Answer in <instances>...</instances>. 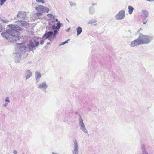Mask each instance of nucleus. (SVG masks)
<instances>
[{
    "label": "nucleus",
    "instance_id": "26",
    "mask_svg": "<svg viewBox=\"0 0 154 154\" xmlns=\"http://www.w3.org/2000/svg\"><path fill=\"white\" fill-rule=\"evenodd\" d=\"M70 5L71 7L74 6H75L76 4L75 3L72 2H70Z\"/></svg>",
    "mask_w": 154,
    "mask_h": 154
},
{
    "label": "nucleus",
    "instance_id": "10",
    "mask_svg": "<svg viewBox=\"0 0 154 154\" xmlns=\"http://www.w3.org/2000/svg\"><path fill=\"white\" fill-rule=\"evenodd\" d=\"M48 87V85L45 82H43L39 85L38 88L40 89L45 90Z\"/></svg>",
    "mask_w": 154,
    "mask_h": 154
},
{
    "label": "nucleus",
    "instance_id": "24",
    "mask_svg": "<svg viewBox=\"0 0 154 154\" xmlns=\"http://www.w3.org/2000/svg\"><path fill=\"white\" fill-rule=\"evenodd\" d=\"M36 1L37 3H41L43 4L45 3L43 0H36Z\"/></svg>",
    "mask_w": 154,
    "mask_h": 154
},
{
    "label": "nucleus",
    "instance_id": "40",
    "mask_svg": "<svg viewBox=\"0 0 154 154\" xmlns=\"http://www.w3.org/2000/svg\"><path fill=\"white\" fill-rule=\"evenodd\" d=\"M2 21L3 23H6L7 22H8V21H5V20H2Z\"/></svg>",
    "mask_w": 154,
    "mask_h": 154
},
{
    "label": "nucleus",
    "instance_id": "45",
    "mask_svg": "<svg viewBox=\"0 0 154 154\" xmlns=\"http://www.w3.org/2000/svg\"><path fill=\"white\" fill-rule=\"evenodd\" d=\"M70 28L68 29H67V31H68L70 30Z\"/></svg>",
    "mask_w": 154,
    "mask_h": 154
},
{
    "label": "nucleus",
    "instance_id": "11",
    "mask_svg": "<svg viewBox=\"0 0 154 154\" xmlns=\"http://www.w3.org/2000/svg\"><path fill=\"white\" fill-rule=\"evenodd\" d=\"M25 80H27L32 75V72L29 70H27L25 71Z\"/></svg>",
    "mask_w": 154,
    "mask_h": 154
},
{
    "label": "nucleus",
    "instance_id": "33",
    "mask_svg": "<svg viewBox=\"0 0 154 154\" xmlns=\"http://www.w3.org/2000/svg\"><path fill=\"white\" fill-rule=\"evenodd\" d=\"M2 28L1 25L0 24V32H2Z\"/></svg>",
    "mask_w": 154,
    "mask_h": 154
},
{
    "label": "nucleus",
    "instance_id": "16",
    "mask_svg": "<svg viewBox=\"0 0 154 154\" xmlns=\"http://www.w3.org/2000/svg\"><path fill=\"white\" fill-rule=\"evenodd\" d=\"M149 37L147 35H145L141 33L140 34L138 38H148Z\"/></svg>",
    "mask_w": 154,
    "mask_h": 154
},
{
    "label": "nucleus",
    "instance_id": "29",
    "mask_svg": "<svg viewBox=\"0 0 154 154\" xmlns=\"http://www.w3.org/2000/svg\"><path fill=\"white\" fill-rule=\"evenodd\" d=\"M29 32V35H32L34 33V32L32 30H31L30 31H29L28 32Z\"/></svg>",
    "mask_w": 154,
    "mask_h": 154
},
{
    "label": "nucleus",
    "instance_id": "31",
    "mask_svg": "<svg viewBox=\"0 0 154 154\" xmlns=\"http://www.w3.org/2000/svg\"><path fill=\"white\" fill-rule=\"evenodd\" d=\"M143 154H148L147 152L146 151H143Z\"/></svg>",
    "mask_w": 154,
    "mask_h": 154
},
{
    "label": "nucleus",
    "instance_id": "44",
    "mask_svg": "<svg viewBox=\"0 0 154 154\" xmlns=\"http://www.w3.org/2000/svg\"><path fill=\"white\" fill-rule=\"evenodd\" d=\"M7 0H0V1H2L4 2H5Z\"/></svg>",
    "mask_w": 154,
    "mask_h": 154
},
{
    "label": "nucleus",
    "instance_id": "12",
    "mask_svg": "<svg viewBox=\"0 0 154 154\" xmlns=\"http://www.w3.org/2000/svg\"><path fill=\"white\" fill-rule=\"evenodd\" d=\"M45 7L40 5L38 6H35L34 8L38 12H43L45 10Z\"/></svg>",
    "mask_w": 154,
    "mask_h": 154
},
{
    "label": "nucleus",
    "instance_id": "32",
    "mask_svg": "<svg viewBox=\"0 0 154 154\" xmlns=\"http://www.w3.org/2000/svg\"><path fill=\"white\" fill-rule=\"evenodd\" d=\"M70 41V39H68L67 40H66L64 42L65 43V44H66V43H67L69 41Z\"/></svg>",
    "mask_w": 154,
    "mask_h": 154
},
{
    "label": "nucleus",
    "instance_id": "43",
    "mask_svg": "<svg viewBox=\"0 0 154 154\" xmlns=\"http://www.w3.org/2000/svg\"><path fill=\"white\" fill-rule=\"evenodd\" d=\"M55 20L56 22H59L58 21V19L57 18H56L55 19Z\"/></svg>",
    "mask_w": 154,
    "mask_h": 154
},
{
    "label": "nucleus",
    "instance_id": "42",
    "mask_svg": "<svg viewBox=\"0 0 154 154\" xmlns=\"http://www.w3.org/2000/svg\"><path fill=\"white\" fill-rule=\"evenodd\" d=\"M147 21H146V22H143V24H146V23L147 22Z\"/></svg>",
    "mask_w": 154,
    "mask_h": 154
},
{
    "label": "nucleus",
    "instance_id": "13",
    "mask_svg": "<svg viewBox=\"0 0 154 154\" xmlns=\"http://www.w3.org/2000/svg\"><path fill=\"white\" fill-rule=\"evenodd\" d=\"M41 76V74L38 72L36 71L35 72V78L36 83L39 82L40 78Z\"/></svg>",
    "mask_w": 154,
    "mask_h": 154
},
{
    "label": "nucleus",
    "instance_id": "38",
    "mask_svg": "<svg viewBox=\"0 0 154 154\" xmlns=\"http://www.w3.org/2000/svg\"><path fill=\"white\" fill-rule=\"evenodd\" d=\"M8 104V103H6L5 104H4L3 105V106L5 107H6L7 105V104Z\"/></svg>",
    "mask_w": 154,
    "mask_h": 154
},
{
    "label": "nucleus",
    "instance_id": "39",
    "mask_svg": "<svg viewBox=\"0 0 154 154\" xmlns=\"http://www.w3.org/2000/svg\"><path fill=\"white\" fill-rule=\"evenodd\" d=\"M0 1L1 2V3L0 4L1 5H2L4 4V3L5 2H3L2 1Z\"/></svg>",
    "mask_w": 154,
    "mask_h": 154
},
{
    "label": "nucleus",
    "instance_id": "22",
    "mask_svg": "<svg viewBox=\"0 0 154 154\" xmlns=\"http://www.w3.org/2000/svg\"><path fill=\"white\" fill-rule=\"evenodd\" d=\"M36 15L37 17L38 18L40 19V18H41V17H42V14H41V13H40V12L37 13L36 14Z\"/></svg>",
    "mask_w": 154,
    "mask_h": 154
},
{
    "label": "nucleus",
    "instance_id": "30",
    "mask_svg": "<svg viewBox=\"0 0 154 154\" xmlns=\"http://www.w3.org/2000/svg\"><path fill=\"white\" fill-rule=\"evenodd\" d=\"M56 29V27L54 25H52V30H55Z\"/></svg>",
    "mask_w": 154,
    "mask_h": 154
},
{
    "label": "nucleus",
    "instance_id": "48",
    "mask_svg": "<svg viewBox=\"0 0 154 154\" xmlns=\"http://www.w3.org/2000/svg\"><path fill=\"white\" fill-rule=\"evenodd\" d=\"M95 5V4H93V5Z\"/></svg>",
    "mask_w": 154,
    "mask_h": 154
},
{
    "label": "nucleus",
    "instance_id": "1",
    "mask_svg": "<svg viewBox=\"0 0 154 154\" xmlns=\"http://www.w3.org/2000/svg\"><path fill=\"white\" fill-rule=\"evenodd\" d=\"M39 42H30L27 44L28 47L26 46H22L21 48H16L15 53L13 54L14 57V60L16 63H19L21 59V53L24 52L30 51L36 49V47L39 46Z\"/></svg>",
    "mask_w": 154,
    "mask_h": 154
},
{
    "label": "nucleus",
    "instance_id": "14",
    "mask_svg": "<svg viewBox=\"0 0 154 154\" xmlns=\"http://www.w3.org/2000/svg\"><path fill=\"white\" fill-rule=\"evenodd\" d=\"M53 34V32L52 31H49L44 34L43 37L42 38H43V37H46L47 38L50 37Z\"/></svg>",
    "mask_w": 154,
    "mask_h": 154
},
{
    "label": "nucleus",
    "instance_id": "23",
    "mask_svg": "<svg viewBox=\"0 0 154 154\" xmlns=\"http://www.w3.org/2000/svg\"><path fill=\"white\" fill-rule=\"evenodd\" d=\"M58 33V31L57 30H54L53 34L54 37H55L56 34H57Z\"/></svg>",
    "mask_w": 154,
    "mask_h": 154
},
{
    "label": "nucleus",
    "instance_id": "6",
    "mask_svg": "<svg viewBox=\"0 0 154 154\" xmlns=\"http://www.w3.org/2000/svg\"><path fill=\"white\" fill-rule=\"evenodd\" d=\"M125 17V11L122 10L120 11L118 14L115 16V18L117 20H120L124 18Z\"/></svg>",
    "mask_w": 154,
    "mask_h": 154
},
{
    "label": "nucleus",
    "instance_id": "20",
    "mask_svg": "<svg viewBox=\"0 0 154 154\" xmlns=\"http://www.w3.org/2000/svg\"><path fill=\"white\" fill-rule=\"evenodd\" d=\"M90 13L91 14H93L94 13V8L93 7H91L89 8Z\"/></svg>",
    "mask_w": 154,
    "mask_h": 154
},
{
    "label": "nucleus",
    "instance_id": "47",
    "mask_svg": "<svg viewBox=\"0 0 154 154\" xmlns=\"http://www.w3.org/2000/svg\"><path fill=\"white\" fill-rule=\"evenodd\" d=\"M30 38H31V37H30Z\"/></svg>",
    "mask_w": 154,
    "mask_h": 154
},
{
    "label": "nucleus",
    "instance_id": "19",
    "mask_svg": "<svg viewBox=\"0 0 154 154\" xmlns=\"http://www.w3.org/2000/svg\"><path fill=\"white\" fill-rule=\"evenodd\" d=\"M56 29L59 30L61 26V24L60 22H58L56 24Z\"/></svg>",
    "mask_w": 154,
    "mask_h": 154
},
{
    "label": "nucleus",
    "instance_id": "18",
    "mask_svg": "<svg viewBox=\"0 0 154 154\" xmlns=\"http://www.w3.org/2000/svg\"><path fill=\"white\" fill-rule=\"evenodd\" d=\"M128 12L129 14H131L132 13L134 8L131 6H129L128 7Z\"/></svg>",
    "mask_w": 154,
    "mask_h": 154
},
{
    "label": "nucleus",
    "instance_id": "7",
    "mask_svg": "<svg viewBox=\"0 0 154 154\" xmlns=\"http://www.w3.org/2000/svg\"><path fill=\"white\" fill-rule=\"evenodd\" d=\"M79 147L77 142L76 140L74 142L73 149L72 150V154H79Z\"/></svg>",
    "mask_w": 154,
    "mask_h": 154
},
{
    "label": "nucleus",
    "instance_id": "37",
    "mask_svg": "<svg viewBox=\"0 0 154 154\" xmlns=\"http://www.w3.org/2000/svg\"><path fill=\"white\" fill-rule=\"evenodd\" d=\"M45 39H44V40H42L40 42V44H42L44 42V40Z\"/></svg>",
    "mask_w": 154,
    "mask_h": 154
},
{
    "label": "nucleus",
    "instance_id": "21",
    "mask_svg": "<svg viewBox=\"0 0 154 154\" xmlns=\"http://www.w3.org/2000/svg\"><path fill=\"white\" fill-rule=\"evenodd\" d=\"M96 22H97V21L95 20H90L89 21L88 23V24H90L91 25V24H93L94 23Z\"/></svg>",
    "mask_w": 154,
    "mask_h": 154
},
{
    "label": "nucleus",
    "instance_id": "2",
    "mask_svg": "<svg viewBox=\"0 0 154 154\" xmlns=\"http://www.w3.org/2000/svg\"><path fill=\"white\" fill-rule=\"evenodd\" d=\"M11 28L10 29H7L5 32H3L1 35L3 37L8 38L9 35L12 37L19 38L20 37V31L23 30L22 28L17 25L13 24L8 26Z\"/></svg>",
    "mask_w": 154,
    "mask_h": 154
},
{
    "label": "nucleus",
    "instance_id": "49",
    "mask_svg": "<svg viewBox=\"0 0 154 154\" xmlns=\"http://www.w3.org/2000/svg\"><path fill=\"white\" fill-rule=\"evenodd\" d=\"M67 21H68V22H69V21H68V20H67Z\"/></svg>",
    "mask_w": 154,
    "mask_h": 154
},
{
    "label": "nucleus",
    "instance_id": "27",
    "mask_svg": "<svg viewBox=\"0 0 154 154\" xmlns=\"http://www.w3.org/2000/svg\"><path fill=\"white\" fill-rule=\"evenodd\" d=\"M5 101L7 103H9L10 102L9 98V97H7L6 98Z\"/></svg>",
    "mask_w": 154,
    "mask_h": 154
},
{
    "label": "nucleus",
    "instance_id": "15",
    "mask_svg": "<svg viewBox=\"0 0 154 154\" xmlns=\"http://www.w3.org/2000/svg\"><path fill=\"white\" fill-rule=\"evenodd\" d=\"M142 12L144 15L143 17L144 19H146L149 16V14L148 12L146 10H142Z\"/></svg>",
    "mask_w": 154,
    "mask_h": 154
},
{
    "label": "nucleus",
    "instance_id": "17",
    "mask_svg": "<svg viewBox=\"0 0 154 154\" xmlns=\"http://www.w3.org/2000/svg\"><path fill=\"white\" fill-rule=\"evenodd\" d=\"M77 32V35H79L82 32V29L80 27H78L76 29Z\"/></svg>",
    "mask_w": 154,
    "mask_h": 154
},
{
    "label": "nucleus",
    "instance_id": "46",
    "mask_svg": "<svg viewBox=\"0 0 154 154\" xmlns=\"http://www.w3.org/2000/svg\"><path fill=\"white\" fill-rule=\"evenodd\" d=\"M50 44V43H49V42L47 43L48 45H49Z\"/></svg>",
    "mask_w": 154,
    "mask_h": 154
},
{
    "label": "nucleus",
    "instance_id": "4",
    "mask_svg": "<svg viewBox=\"0 0 154 154\" xmlns=\"http://www.w3.org/2000/svg\"><path fill=\"white\" fill-rule=\"evenodd\" d=\"M150 42V39H136L131 42V45L132 47H134L138 45L147 44Z\"/></svg>",
    "mask_w": 154,
    "mask_h": 154
},
{
    "label": "nucleus",
    "instance_id": "34",
    "mask_svg": "<svg viewBox=\"0 0 154 154\" xmlns=\"http://www.w3.org/2000/svg\"><path fill=\"white\" fill-rule=\"evenodd\" d=\"M65 44V43L64 42H62L59 45V46H61V45H64Z\"/></svg>",
    "mask_w": 154,
    "mask_h": 154
},
{
    "label": "nucleus",
    "instance_id": "35",
    "mask_svg": "<svg viewBox=\"0 0 154 154\" xmlns=\"http://www.w3.org/2000/svg\"><path fill=\"white\" fill-rule=\"evenodd\" d=\"M142 30V29L141 28H140L137 32V33H139L140 32V31Z\"/></svg>",
    "mask_w": 154,
    "mask_h": 154
},
{
    "label": "nucleus",
    "instance_id": "9",
    "mask_svg": "<svg viewBox=\"0 0 154 154\" xmlns=\"http://www.w3.org/2000/svg\"><path fill=\"white\" fill-rule=\"evenodd\" d=\"M27 17V15L26 12L23 11L18 12V14L17 15V18H21L23 20H25Z\"/></svg>",
    "mask_w": 154,
    "mask_h": 154
},
{
    "label": "nucleus",
    "instance_id": "41",
    "mask_svg": "<svg viewBox=\"0 0 154 154\" xmlns=\"http://www.w3.org/2000/svg\"><path fill=\"white\" fill-rule=\"evenodd\" d=\"M55 19V17L54 16H53V17H52V19Z\"/></svg>",
    "mask_w": 154,
    "mask_h": 154
},
{
    "label": "nucleus",
    "instance_id": "3",
    "mask_svg": "<svg viewBox=\"0 0 154 154\" xmlns=\"http://www.w3.org/2000/svg\"><path fill=\"white\" fill-rule=\"evenodd\" d=\"M8 40V41L10 42L11 43H16L17 45H21L20 46L17 47V48H21L22 46H26V47H28L27 46V44L29 43L30 42H37L35 39H33V40L31 41H28L27 39H7Z\"/></svg>",
    "mask_w": 154,
    "mask_h": 154
},
{
    "label": "nucleus",
    "instance_id": "5",
    "mask_svg": "<svg viewBox=\"0 0 154 154\" xmlns=\"http://www.w3.org/2000/svg\"><path fill=\"white\" fill-rule=\"evenodd\" d=\"M79 124L80 129L85 133L87 134L88 131L85 125L82 118L80 116L79 119Z\"/></svg>",
    "mask_w": 154,
    "mask_h": 154
},
{
    "label": "nucleus",
    "instance_id": "28",
    "mask_svg": "<svg viewBox=\"0 0 154 154\" xmlns=\"http://www.w3.org/2000/svg\"><path fill=\"white\" fill-rule=\"evenodd\" d=\"M45 10L47 13H48L49 11V8L47 7H45Z\"/></svg>",
    "mask_w": 154,
    "mask_h": 154
},
{
    "label": "nucleus",
    "instance_id": "8",
    "mask_svg": "<svg viewBox=\"0 0 154 154\" xmlns=\"http://www.w3.org/2000/svg\"><path fill=\"white\" fill-rule=\"evenodd\" d=\"M15 23H17L19 26L22 27L24 26L26 27L29 26V23L26 21L18 20L16 21Z\"/></svg>",
    "mask_w": 154,
    "mask_h": 154
},
{
    "label": "nucleus",
    "instance_id": "36",
    "mask_svg": "<svg viewBox=\"0 0 154 154\" xmlns=\"http://www.w3.org/2000/svg\"><path fill=\"white\" fill-rule=\"evenodd\" d=\"M17 152L16 150H14L13 152L14 154H17Z\"/></svg>",
    "mask_w": 154,
    "mask_h": 154
},
{
    "label": "nucleus",
    "instance_id": "25",
    "mask_svg": "<svg viewBox=\"0 0 154 154\" xmlns=\"http://www.w3.org/2000/svg\"><path fill=\"white\" fill-rule=\"evenodd\" d=\"M46 16L48 17L49 18L52 19V17L53 15L51 14H48L46 15Z\"/></svg>",
    "mask_w": 154,
    "mask_h": 154
}]
</instances>
